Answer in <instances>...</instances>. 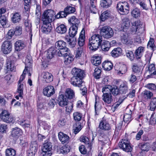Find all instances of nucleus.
<instances>
[{
    "instance_id": "nucleus-22",
    "label": "nucleus",
    "mask_w": 156,
    "mask_h": 156,
    "mask_svg": "<svg viewBox=\"0 0 156 156\" xmlns=\"http://www.w3.org/2000/svg\"><path fill=\"white\" fill-rule=\"evenodd\" d=\"M85 31L83 29L81 31L78 40V44L80 47L83 46L85 43Z\"/></svg>"
},
{
    "instance_id": "nucleus-9",
    "label": "nucleus",
    "mask_w": 156,
    "mask_h": 156,
    "mask_svg": "<svg viewBox=\"0 0 156 156\" xmlns=\"http://www.w3.org/2000/svg\"><path fill=\"white\" fill-rule=\"evenodd\" d=\"M1 51L4 54L9 53L12 50V44L10 41H4L1 46Z\"/></svg>"
},
{
    "instance_id": "nucleus-14",
    "label": "nucleus",
    "mask_w": 156,
    "mask_h": 156,
    "mask_svg": "<svg viewBox=\"0 0 156 156\" xmlns=\"http://www.w3.org/2000/svg\"><path fill=\"white\" fill-rule=\"evenodd\" d=\"M54 87L52 86H48L45 87L43 90L44 94L48 97H50L55 93Z\"/></svg>"
},
{
    "instance_id": "nucleus-42",
    "label": "nucleus",
    "mask_w": 156,
    "mask_h": 156,
    "mask_svg": "<svg viewBox=\"0 0 156 156\" xmlns=\"http://www.w3.org/2000/svg\"><path fill=\"white\" fill-rule=\"evenodd\" d=\"M35 14L37 16L36 22L37 23H39L40 20L39 17L41 14V6L39 5H36Z\"/></svg>"
},
{
    "instance_id": "nucleus-19",
    "label": "nucleus",
    "mask_w": 156,
    "mask_h": 156,
    "mask_svg": "<svg viewBox=\"0 0 156 156\" xmlns=\"http://www.w3.org/2000/svg\"><path fill=\"white\" fill-rule=\"evenodd\" d=\"M41 76L43 79V80L45 81L46 83H49L53 80V77L52 74L47 72H43Z\"/></svg>"
},
{
    "instance_id": "nucleus-34",
    "label": "nucleus",
    "mask_w": 156,
    "mask_h": 156,
    "mask_svg": "<svg viewBox=\"0 0 156 156\" xmlns=\"http://www.w3.org/2000/svg\"><path fill=\"white\" fill-rule=\"evenodd\" d=\"M90 10L91 12L94 13H96L97 10L96 7V0H90Z\"/></svg>"
},
{
    "instance_id": "nucleus-62",
    "label": "nucleus",
    "mask_w": 156,
    "mask_h": 156,
    "mask_svg": "<svg viewBox=\"0 0 156 156\" xmlns=\"http://www.w3.org/2000/svg\"><path fill=\"white\" fill-rule=\"evenodd\" d=\"M131 115L130 114L126 113L124 115L123 120L124 122H127L131 120Z\"/></svg>"
},
{
    "instance_id": "nucleus-48",
    "label": "nucleus",
    "mask_w": 156,
    "mask_h": 156,
    "mask_svg": "<svg viewBox=\"0 0 156 156\" xmlns=\"http://www.w3.org/2000/svg\"><path fill=\"white\" fill-rule=\"evenodd\" d=\"M23 84L18 83L17 87V92L19 93V96L22 97L23 94Z\"/></svg>"
},
{
    "instance_id": "nucleus-58",
    "label": "nucleus",
    "mask_w": 156,
    "mask_h": 156,
    "mask_svg": "<svg viewBox=\"0 0 156 156\" xmlns=\"http://www.w3.org/2000/svg\"><path fill=\"white\" fill-rule=\"evenodd\" d=\"M73 116L75 120L79 121L81 119L82 114L78 112H76L73 113Z\"/></svg>"
},
{
    "instance_id": "nucleus-24",
    "label": "nucleus",
    "mask_w": 156,
    "mask_h": 156,
    "mask_svg": "<svg viewBox=\"0 0 156 156\" xmlns=\"http://www.w3.org/2000/svg\"><path fill=\"white\" fill-rule=\"evenodd\" d=\"M102 66L105 70L108 71L111 70L113 67L112 63L110 61H105L102 64Z\"/></svg>"
},
{
    "instance_id": "nucleus-5",
    "label": "nucleus",
    "mask_w": 156,
    "mask_h": 156,
    "mask_svg": "<svg viewBox=\"0 0 156 156\" xmlns=\"http://www.w3.org/2000/svg\"><path fill=\"white\" fill-rule=\"evenodd\" d=\"M41 154L43 156H51L52 154V145L49 142L44 144L41 149Z\"/></svg>"
},
{
    "instance_id": "nucleus-35",
    "label": "nucleus",
    "mask_w": 156,
    "mask_h": 156,
    "mask_svg": "<svg viewBox=\"0 0 156 156\" xmlns=\"http://www.w3.org/2000/svg\"><path fill=\"white\" fill-rule=\"evenodd\" d=\"M131 14L132 16L134 18H138L140 17L141 13L140 10L137 8L134 9L131 11Z\"/></svg>"
},
{
    "instance_id": "nucleus-43",
    "label": "nucleus",
    "mask_w": 156,
    "mask_h": 156,
    "mask_svg": "<svg viewBox=\"0 0 156 156\" xmlns=\"http://www.w3.org/2000/svg\"><path fill=\"white\" fill-rule=\"evenodd\" d=\"M130 25V21L127 18H124L122 20V27L123 29L128 27Z\"/></svg>"
},
{
    "instance_id": "nucleus-12",
    "label": "nucleus",
    "mask_w": 156,
    "mask_h": 156,
    "mask_svg": "<svg viewBox=\"0 0 156 156\" xmlns=\"http://www.w3.org/2000/svg\"><path fill=\"white\" fill-rule=\"evenodd\" d=\"M72 73L73 76V77L83 78L84 76V72L80 69L74 68L72 71Z\"/></svg>"
},
{
    "instance_id": "nucleus-49",
    "label": "nucleus",
    "mask_w": 156,
    "mask_h": 156,
    "mask_svg": "<svg viewBox=\"0 0 156 156\" xmlns=\"http://www.w3.org/2000/svg\"><path fill=\"white\" fill-rule=\"evenodd\" d=\"M109 13L107 11H106L102 13L100 16L101 20L102 21H104L107 19L109 16Z\"/></svg>"
},
{
    "instance_id": "nucleus-15",
    "label": "nucleus",
    "mask_w": 156,
    "mask_h": 156,
    "mask_svg": "<svg viewBox=\"0 0 156 156\" xmlns=\"http://www.w3.org/2000/svg\"><path fill=\"white\" fill-rule=\"evenodd\" d=\"M102 98L104 102L107 104H111L113 101L112 96L111 93H103Z\"/></svg>"
},
{
    "instance_id": "nucleus-31",
    "label": "nucleus",
    "mask_w": 156,
    "mask_h": 156,
    "mask_svg": "<svg viewBox=\"0 0 156 156\" xmlns=\"http://www.w3.org/2000/svg\"><path fill=\"white\" fill-rule=\"evenodd\" d=\"M22 130L19 128L15 127L12 129V135L14 137H18L22 134Z\"/></svg>"
},
{
    "instance_id": "nucleus-37",
    "label": "nucleus",
    "mask_w": 156,
    "mask_h": 156,
    "mask_svg": "<svg viewBox=\"0 0 156 156\" xmlns=\"http://www.w3.org/2000/svg\"><path fill=\"white\" fill-rule=\"evenodd\" d=\"M135 26L136 27V32L141 33L144 30L143 28L141 27L142 25L141 24L140 20H138L134 23Z\"/></svg>"
},
{
    "instance_id": "nucleus-6",
    "label": "nucleus",
    "mask_w": 156,
    "mask_h": 156,
    "mask_svg": "<svg viewBox=\"0 0 156 156\" xmlns=\"http://www.w3.org/2000/svg\"><path fill=\"white\" fill-rule=\"evenodd\" d=\"M116 8L120 14L125 15L128 14L129 11V5L128 3H123L122 2H119L116 6Z\"/></svg>"
},
{
    "instance_id": "nucleus-50",
    "label": "nucleus",
    "mask_w": 156,
    "mask_h": 156,
    "mask_svg": "<svg viewBox=\"0 0 156 156\" xmlns=\"http://www.w3.org/2000/svg\"><path fill=\"white\" fill-rule=\"evenodd\" d=\"M150 109L154 111L156 108V98H152L150 105Z\"/></svg>"
},
{
    "instance_id": "nucleus-60",
    "label": "nucleus",
    "mask_w": 156,
    "mask_h": 156,
    "mask_svg": "<svg viewBox=\"0 0 156 156\" xmlns=\"http://www.w3.org/2000/svg\"><path fill=\"white\" fill-rule=\"evenodd\" d=\"M68 15L67 14L65 11V9L63 11H61L59 12L56 15V17L57 18L66 17Z\"/></svg>"
},
{
    "instance_id": "nucleus-61",
    "label": "nucleus",
    "mask_w": 156,
    "mask_h": 156,
    "mask_svg": "<svg viewBox=\"0 0 156 156\" xmlns=\"http://www.w3.org/2000/svg\"><path fill=\"white\" fill-rule=\"evenodd\" d=\"M15 34L16 36H19L22 33V27L17 26L15 30Z\"/></svg>"
},
{
    "instance_id": "nucleus-44",
    "label": "nucleus",
    "mask_w": 156,
    "mask_h": 156,
    "mask_svg": "<svg viewBox=\"0 0 156 156\" xmlns=\"http://www.w3.org/2000/svg\"><path fill=\"white\" fill-rule=\"evenodd\" d=\"M111 94L114 96H117L120 94L119 87L116 86H112Z\"/></svg>"
},
{
    "instance_id": "nucleus-36",
    "label": "nucleus",
    "mask_w": 156,
    "mask_h": 156,
    "mask_svg": "<svg viewBox=\"0 0 156 156\" xmlns=\"http://www.w3.org/2000/svg\"><path fill=\"white\" fill-rule=\"evenodd\" d=\"M112 4L111 0H101L100 5L101 7L107 8Z\"/></svg>"
},
{
    "instance_id": "nucleus-47",
    "label": "nucleus",
    "mask_w": 156,
    "mask_h": 156,
    "mask_svg": "<svg viewBox=\"0 0 156 156\" xmlns=\"http://www.w3.org/2000/svg\"><path fill=\"white\" fill-rule=\"evenodd\" d=\"M16 151L12 148H9L6 149L5 154L6 156H15Z\"/></svg>"
},
{
    "instance_id": "nucleus-39",
    "label": "nucleus",
    "mask_w": 156,
    "mask_h": 156,
    "mask_svg": "<svg viewBox=\"0 0 156 156\" xmlns=\"http://www.w3.org/2000/svg\"><path fill=\"white\" fill-rule=\"evenodd\" d=\"M32 60L31 57L29 56H27L25 60V69L27 70V68H30L32 66Z\"/></svg>"
},
{
    "instance_id": "nucleus-63",
    "label": "nucleus",
    "mask_w": 156,
    "mask_h": 156,
    "mask_svg": "<svg viewBox=\"0 0 156 156\" xmlns=\"http://www.w3.org/2000/svg\"><path fill=\"white\" fill-rule=\"evenodd\" d=\"M128 80L130 83H133L136 80V76L133 74L132 73L129 76Z\"/></svg>"
},
{
    "instance_id": "nucleus-2",
    "label": "nucleus",
    "mask_w": 156,
    "mask_h": 156,
    "mask_svg": "<svg viewBox=\"0 0 156 156\" xmlns=\"http://www.w3.org/2000/svg\"><path fill=\"white\" fill-rule=\"evenodd\" d=\"M55 12L52 10L49 9L45 10L41 18L43 23H51L54 19Z\"/></svg>"
},
{
    "instance_id": "nucleus-64",
    "label": "nucleus",
    "mask_w": 156,
    "mask_h": 156,
    "mask_svg": "<svg viewBox=\"0 0 156 156\" xmlns=\"http://www.w3.org/2000/svg\"><path fill=\"white\" fill-rule=\"evenodd\" d=\"M150 123L151 125H154L156 123V117L154 113L151 115L150 120Z\"/></svg>"
},
{
    "instance_id": "nucleus-1",
    "label": "nucleus",
    "mask_w": 156,
    "mask_h": 156,
    "mask_svg": "<svg viewBox=\"0 0 156 156\" xmlns=\"http://www.w3.org/2000/svg\"><path fill=\"white\" fill-rule=\"evenodd\" d=\"M100 46L102 50L106 51L109 50L110 44L108 41H103L102 37L98 34L92 35L89 39L88 47L92 51H96Z\"/></svg>"
},
{
    "instance_id": "nucleus-28",
    "label": "nucleus",
    "mask_w": 156,
    "mask_h": 156,
    "mask_svg": "<svg viewBox=\"0 0 156 156\" xmlns=\"http://www.w3.org/2000/svg\"><path fill=\"white\" fill-rule=\"evenodd\" d=\"M78 27L71 26L69 30V35L72 37H74L77 32Z\"/></svg>"
},
{
    "instance_id": "nucleus-46",
    "label": "nucleus",
    "mask_w": 156,
    "mask_h": 156,
    "mask_svg": "<svg viewBox=\"0 0 156 156\" xmlns=\"http://www.w3.org/2000/svg\"><path fill=\"white\" fill-rule=\"evenodd\" d=\"M64 9L65 11H66V13L68 15L74 13L76 11V9L74 7L69 5L67 6Z\"/></svg>"
},
{
    "instance_id": "nucleus-51",
    "label": "nucleus",
    "mask_w": 156,
    "mask_h": 156,
    "mask_svg": "<svg viewBox=\"0 0 156 156\" xmlns=\"http://www.w3.org/2000/svg\"><path fill=\"white\" fill-rule=\"evenodd\" d=\"M142 66L136 64L134 65L132 67L133 71L136 73H140L141 71Z\"/></svg>"
},
{
    "instance_id": "nucleus-20",
    "label": "nucleus",
    "mask_w": 156,
    "mask_h": 156,
    "mask_svg": "<svg viewBox=\"0 0 156 156\" xmlns=\"http://www.w3.org/2000/svg\"><path fill=\"white\" fill-rule=\"evenodd\" d=\"M26 46V44L23 41L18 40L15 43V49L17 51H20L25 47Z\"/></svg>"
},
{
    "instance_id": "nucleus-59",
    "label": "nucleus",
    "mask_w": 156,
    "mask_h": 156,
    "mask_svg": "<svg viewBox=\"0 0 156 156\" xmlns=\"http://www.w3.org/2000/svg\"><path fill=\"white\" fill-rule=\"evenodd\" d=\"M112 86L109 85H106L103 87L102 89V92L104 93H110L112 90Z\"/></svg>"
},
{
    "instance_id": "nucleus-57",
    "label": "nucleus",
    "mask_w": 156,
    "mask_h": 156,
    "mask_svg": "<svg viewBox=\"0 0 156 156\" xmlns=\"http://www.w3.org/2000/svg\"><path fill=\"white\" fill-rule=\"evenodd\" d=\"M81 126L80 123H77L75 126V128L73 129V132L75 134L77 133L81 129Z\"/></svg>"
},
{
    "instance_id": "nucleus-26",
    "label": "nucleus",
    "mask_w": 156,
    "mask_h": 156,
    "mask_svg": "<svg viewBox=\"0 0 156 156\" xmlns=\"http://www.w3.org/2000/svg\"><path fill=\"white\" fill-rule=\"evenodd\" d=\"M101 56L95 55L92 57L91 62L93 65L98 66L101 64Z\"/></svg>"
},
{
    "instance_id": "nucleus-16",
    "label": "nucleus",
    "mask_w": 156,
    "mask_h": 156,
    "mask_svg": "<svg viewBox=\"0 0 156 156\" xmlns=\"http://www.w3.org/2000/svg\"><path fill=\"white\" fill-rule=\"evenodd\" d=\"M83 78L72 77L71 79V84L75 87H80L82 86Z\"/></svg>"
},
{
    "instance_id": "nucleus-23",
    "label": "nucleus",
    "mask_w": 156,
    "mask_h": 156,
    "mask_svg": "<svg viewBox=\"0 0 156 156\" xmlns=\"http://www.w3.org/2000/svg\"><path fill=\"white\" fill-rule=\"evenodd\" d=\"M21 19V14L19 12H16L13 14L11 20L13 23H20Z\"/></svg>"
},
{
    "instance_id": "nucleus-21",
    "label": "nucleus",
    "mask_w": 156,
    "mask_h": 156,
    "mask_svg": "<svg viewBox=\"0 0 156 156\" xmlns=\"http://www.w3.org/2000/svg\"><path fill=\"white\" fill-rule=\"evenodd\" d=\"M120 94H126L128 93V87L126 82H123L119 87Z\"/></svg>"
},
{
    "instance_id": "nucleus-29",
    "label": "nucleus",
    "mask_w": 156,
    "mask_h": 156,
    "mask_svg": "<svg viewBox=\"0 0 156 156\" xmlns=\"http://www.w3.org/2000/svg\"><path fill=\"white\" fill-rule=\"evenodd\" d=\"M144 51V48L143 47H140L135 51V54L136 57L137 59H140L142 56Z\"/></svg>"
},
{
    "instance_id": "nucleus-38",
    "label": "nucleus",
    "mask_w": 156,
    "mask_h": 156,
    "mask_svg": "<svg viewBox=\"0 0 156 156\" xmlns=\"http://www.w3.org/2000/svg\"><path fill=\"white\" fill-rule=\"evenodd\" d=\"M69 22L72 24V26L74 25L77 27L80 23L79 20L74 16H72L69 20Z\"/></svg>"
},
{
    "instance_id": "nucleus-54",
    "label": "nucleus",
    "mask_w": 156,
    "mask_h": 156,
    "mask_svg": "<svg viewBox=\"0 0 156 156\" xmlns=\"http://www.w3.org/2000/svg\"><path fill=\"white\" fill-rule=\"evenodd\" d=\"M127 68L125 65H123L121 66L119 70H117L118 74L120 75V74H125L127 71Z\"/></svg>"
},
{
    "instance_id": "nucleus-3",
    "label": "nucleus",
    "mask_w": 156,
    "mask_h": 156,
    "mask_svg": "<svg viewBox=\"0 0 156 156\" xmlns=\"http://www.w3.org/2000/svg\"><path fill=\"white\" fill-rule=\"evenodd\" d=\"M100 34L102 37L108 38L113 36L114 32L111 28L108 26H105L101 29Z\"/></svg>"
},
{
    "instance_id": "nucleus-8",
    "label": "nucleus",
    "mask_w": 156,
    "mask_h": 156,
    "mask_svg": "<svg viewBox=\"0 0 156 156\" xmlns=\"http://www.w3.org/2000/svg\"><path fill=\"white\" fill-rule=\"evenodd\" d=\"M0 117L3 121L7 123L11 122L13 120L12 116L5 110L2 111L0 115Z\"/></svg>"
},
{
    "instance_id": "nucleus-33",
    "label": "nucleus",
    "mask_w": 156,
    "mask_h": 156,
    "mask_svg": "<svg viewBox=\"0 0 156 156\" xmlns=\"http://www.w3.org/2000/svg\"><path fill=\"white\" fill-rule=\"evenodd\" d=\"M66 27L64 24H61L58 26L56 29V31L58 34H62L65 33L67 31Z\"/></svg>"
},
{
    "instance_id": "nucleus-45",
    "label": "nucleus",
    "mask_w": 156,
    "mask_h": 156,
    "mask_svg": "<svg viewBox=\"0 0 156 156\" xmlns=\"http://www.w3.org/2000/svg\"><path fill=\"white\" fill-rule=\"evenodd\" d=\"M6 67L8 71H13L14 70V67L13 65L12 64V61L9 59L6 60Z\"/></svg>"
},
{
    "instance_id": "nucleus-4",
    "label": "nucleus",
    "mask_w": 156,
    "mask_h": 156,
    "mask_svg": "<svg viewBox=\"0 0 156 156\" xmlns=\"http://www.w3.org/2000/svg\"><path fill=\"white\" fill-rule=\"evenodd\" d=\"M66 43L63 41H58L56 42L55 44V48L56 50H59L62 51V56L67 54L69 49L66 47Z\"/></svg>"
},
{
    "instance_id": "nucleus-10",
    "label": "nucleus",
    "mask_w": 156,
    "mask_h": 156,
    "mask_svg": "<svg viewBox=\"0 0 156 156\" xmlns=\"http://www.w3.org/2000/svg\"><path fill=\"white\" fill-rule=\"evenodd\" d=\"M62 51L59 50H56L54 47H51L48 49L47 55L48 58L51 59L52 58L55 54L58 56H62Z\"/></svg>"
},
{
    "instance_id": "nucleus-25",
    "label": "nucleus",
    "mask_w": 156,
    "mask_h": 156,
    "mask_svg": "<svg viewBox=\"0 0 156 156\" xmlns=\"http://www.w3.org/2000/svg\"><path fill=\"white\" fill-rule=\"evenodd\" d=\"M99 127L100 129L105 130H109L111 129L109 124L105 120H103L100 122Z\"/></svg>"
},
{
    "instance_id": "nucleus-11",
    "label": "nucleus",
    "mask_w": 156,
    "mask_h": 156,
    "mask_svg": "<svg viewBox=\"0 0 156 156\" xmlns=\"http://www.w3.org/2000/svg\"><path fill=\"white\" fill-rule=\"evenodd\" d=\"M38 147L37 142L36 141L31 142L30 148L28 152L27 156H34Z\"/></svg>"
},
{
    "instance_id": "nucleus-27",
    "label": "nucleus",
    "mask_w": 156,
    "mask_h": 156,
    "mask_svg": "<svg viewBox=\"0 0 156 156\" xmlns=\"http://www.w3.org/2000/svg\"><path fill=\"white\" fill-rule=\"evenodd\" d=\"M121 41L122 42L128 45H132L133 41L130 39H129L127 34H123L121 37Z\"/></svg>"
},
{
    "instance_id": "nucleus-56",
    "label": "nucleus",
    "mask_w": 156,
    "mask_h": 156,
    "mask_svg": "<svg viewBox=\"0 0 156 156\" xmlns=\"http://www.w3.org/2000/svg\"><path fill=\"white\" fill-rule=\"evenodd\" d=\"M140 148L142 151H147L149 150L150 146L148 143H146L141 144Z\"/></svg>"
},
{
    "instance_id": "nucleus-40",
    "label": "nucleus",
    "mask_w": 156,
    "mask_h": 156,
    "mask_svg": "<svg viewBox=\"0 0 156 156\" xmlns=\"http://www.w3.org/2000/svg\"><path fill=\"white\" fill-rule=\"evenodd\" d=\"M144 98L147 100L150 99L153 96V94L151 91L147 90H145L142 93Z\"/></svg>"
},
{
    "instance_id": "nucleus-17",
    "label": "nucleus",
    "mask_w": 156,
    "mask_h": 156,
    "mask_svg": "<svg viewBox=\"0 0 156 156\" xmlns=\"http://www.w3.org/2000/svg\"><path fill=\"white\" fill-rule=\"evenodd\" d=\"M43 23V25L41 27V31L43 33L48 34L50 33L52 30L51 23Z\"/></svg>"
},
{
    "instance_id": "nucleus-55",
    "label": "nucleus",
    "mask_w": 156,
    "mask_h": 156,
    "mask_svg": "<svg viewBox=\"0 0 156 156\" xmlns=\"http://www.w3.org/2000/svg\"><path fill=\"white\" fill-rule=\"evenodd\" d=\"M0 19L1 25L3 27H5L8 22L7 18L5 16H3L0 17Z\"/></svg>"
},
{
    "instance_id": "nucleus-13",
    "label": "nucleus",
    "mask_w": 156,
    "mask_h": 156,
    "mask_svg": "<svg viewBox=\"0 0 156 156\" xmlns=\"http://www.w3.org/2000/svg\"><path fill=\"white\" fill-rule=\"evenodd\" d=\"M57 101L58 105L61 107H64L68 103V99L63 94H61L58 96Z\"/></svg>"
},
{
    "instance_id": "nucleus-53",
    "label": "nucleus",
    "mask_w": 156,
    "mask_h": 156,
    "mask_svg": "<svg viewBox=\"0 0 156 156\" xmlns=\"http://www.w3.org/2000/svg\"><path fill=\"white\" fill-rule=\"evenodd\" d=\"M18 123L25 128L29 127L30 126V122H27V121L25 120H20L18 122Z\"/></svg>"
},
{
    "instance_id": "nucleus-32",
    "label": "nucleus",
    "mask_w": 156,
    "mask_h": 156,
    "mask_svg": "<svg viewBox=\"0 0 156 156\" xmlns=\"http://www.w3.org/2000/svg\"><path fill=\"white\" fill-rule=\"evenodd\" d=\"M65 96L67 98L71 99L75 97L74 91L70 88H67L66 89L65 92Z\"/></svg>"
},
{
    "instance_id": "nucleus-30",
    "label": "nucleus",
    "mask_w": 156,
    "mask_h": 156,
    "mask_svg": "<svg viewBox=\"0 0 156 156\" xmlns=\"http://www.w3.org/2000/svg\"><path fill=\"white\" fill-rule=\"evenodd\" d=\"M122 52V49L119 47L114 48L111 52L112 57H117L121 55Z\"/></svg>"
},
{
    "instance_id": "nucleus-41",
    "label": "nucleus",
    "mask_w": 156,
    "mask_h": 156,
    "mask_svg": "<svg viewBox=\"0 0 156 156\" xmlns=\"http://www.w3.org/2000/svg\"><path fill=\"white\" fill-rule=\"evenodd\" d=\"M69 53L68 51L67 52V54L65 55H62V56L65 57L64 63L66 64H68L71 63L72 61L73 60V58L71 56H69Z\"/></svg>"
},
{
    "instance_id": "nucleus-18",
    "label": "nucleus",
    "mask_w": 156,
    "mask_h": 156,
    "mask_svg": "<svg viewBox=\"0 0 156 156\" xmlns=\"http://www.w3.org/2000/svg\"><path fill=\"white\" fill-rule=\"evenodd\" d=\"M59 140L62 144L67 143L69 142V137L67 134L62 132H60L58 134Z\"/></svg>"
},
{
    "instance_id": "nucleus-52",
    "label": "nucleus",
    "mask_w": 156,
    "mask_h": 156,
    "mask_svg": "<svg viewBox=\"0 0 156 156\" xmlns=\"http://www.w3.org/2000/svg\"><path fill=\"white\" fill-rule=\"evenodd\" d=\"M101 70L99 68H96L93 75L95 78L99 79L101 76Z\"/></svg>"
},
{
    "instance_id": "nucleus-7",
    "label": "nucleus",
    "mask_w": 156,
    "mask_h": 156,
    "mask_svg": "<svg viewBox=\"0 0 156 156\" xmlns=\"http://www.w3.org/2000/svg\"><path fill=\"white\" fill-rule=\"evenodd\" d=\"M119 145L120 148L126 152H131L132 150V147L128 140H122L119 143Z\"/></svg>"
}]
</instances>
